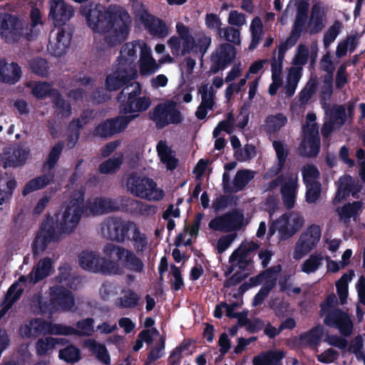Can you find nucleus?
Returning <instances> with one entry per match:
<instances>
[{"label":"nucleus","instance_id":"obj_50","mask_svg":"<svg viewBox=\"0 0 365 365\" xmlns=\"http://www.w3.org/2000/svg\"><path fill=\"white\" fill-rule=\"evenodd\" d=\"M287 123V118L283 113L270 115L264 121V128L268 133L279 131Z\"/></svg>","mask_w":365,"mask_h":365},{"label":"nucleus","instance_id":"obj_52","mask_svg":"<svg viewBox=\"0 0 365 365\" xmlns=\"http://www.w3.org/2000/svg\"><path fill=\"white\" fill-rule=\"evenodd\" d=\"M123 161V155L118 153L112 158L103 162L99 167V170L103 174H110L116 172L122 165Z\"/></svg>","mask_w":365,"mask_h":365},{"label":"nucleus","instance_id":"obj_10","mask_svg":"<svg viewBox=\"0 0 365 365\" xmlns=\"http://www.w3.org/2000/svg\"><path fill=\"white\" fill-rule=\"evenodd\" d=\"M31 93L38 99H43L46 96L53 98L55 105V111L62 117L71 114V106L61 97L58 91L52 88V86L44 81L34 82L29 84Z\"/></svg>","mask_w":365,"mask_h":365},{"label":"nucleus","instance_id":"obj_26","mask_svg":"<svg viewBox=\"0 0 365 365\" xmlns=\"http://www.w3.org/2000/svg\"><path fill=\"white\" fill-rule=\"evenodd\" d=\"M292 4L296 9V15L292 30L302 34L307 21L309 4L308 0L291 1L286 9L287 13L292 9Z\"/></svg>","mask_w":365,"mask_h":365},{"label":"nucleus","instance_id":"obj_47","mask_svg":"<svg viewBox=\"0 0 365 365\" xmlns=\"http://www.w3.org/2000/svg\"><path fill=\"white\" fill-rule=\"evenodd\" d=\"M255 175V172L253 170L247 169L238 170L234 178L232 192L242 190L254 178Z\"/></svg>","mask_w":365,"mask_h":365},{"label":"nucleus","instance_id":"obj_13","mask_svg":"<svg viewBox=\"0 0 365 365\" xmlns=\"http://www.w3.org/2000/svg\"><path fill=\"white\" fill-rule=\"evenodd\" d=\"M150 115L158 128L180 123L183 119L181 112L177 108V103L174 101H167L158 105Z\"/></svg>","mask_w":365,"mask_h":365},{"label":"nucleus","instance_id":"obj_54","mask_svg":"<svg viewBox=\"0 0 365 365\" xmlns=\"http://www.w3.org/2000/svg\"><path fill=\"white\" fill-rule=\"evenodd\" d=\"M271 66L272 83L268 88V93L270 96H274L278 89L282 86V70L283 67Z\"/></svg>","mask_w":365,"mask_h":365},{"label":"nucleus","instance_id":"obj_57","mask_svg":"<svg viewBox=\"0 0 365 365\" xmlns=\"http://www.w3.org/2000/svg\"><path fill=\"white\" fill-rule=\"evenodd\" d=\"M219 34L228 42L237 46L241 44L240 31L233 26H227L219 29Z\"/></svg>","mask_w":365,"mask_h":365},{"label":"nucleus","instance_id":"obj_36","mask_svg":"<svg viewBox=\"0 0 365 365\" xmlns=\"http://www.w3.org/2000/svg\"><path fill=\"white\" fill-rule=\"evenodd\" d=\"M69 44V36L63 29H58L56 38L50 41L48 49L53 55L61 56L66 53Z\"/></svg>","mask_w":365,"mask_h":365},{"label":"nucleus","instance_id":"obj_31","mask_svg":"<svg viewBox=\"0 0 365 365\" xmlns=\"http://www.w3.org/2000/svg\"><path fill=\"white\" fill-rule=\"evenodd\" d=\"M118 207L116 202L110 198L94 197L88 201L86 210L92 215H101L117 210Z\"/></svg>","mask_w":365,"mask_h":365},{"label":"nucleus","instance_id":"obj_63","mask_svg":"<svg viewBox=\"0 0 365 365\" xmlns=\"http://www.w3.org/2000/svg\"><path fill=\"white\" fill-rule=\"evenodd\" d=\"M30 68L36 75L44 77L48 75L49 67L45 59L36 58L31 61Z\"/></svg>","mask_w":365,"mask_h":365},{"label":"nucleus","instance_id":"obj_20","mask_svg":"<svg viewBox=\"0 0 365 365\" xmlns=\"http://www.w3.org/2000/svg\"><path fill=\"white\" fill-rule=\"evenodd\" d=\"M324 323L327 326L337 328L345 336L351 335L353 331V323L349 316L339 309L329 312L324 319Z\"/></svg>","mask_w":365,"mask_h":365},{"label":"nucleus","instance_id":"obj_53","mask_svg":"<svg viewBox=\"0 0 365 365\" xmlns=\"http://www.w3.org/2000/svg\"><path fill=\"white\" fill-rule=\"evenodd\" d=\"M51 175H43L31 180L25 185L22 194L26 195L31 192L42 189L51 182Z\"/></svg>","mask_w":365,"mask_h":365},{"label":"nucleus","instance_id":"obj_28","mask_svg":"<svg viewBox=\"0 0 365 365\" xmlns=\"http://www.w3.org/2000/svg\"><path fill=\"white\" fill-rule=\"evenodd\" d=\"M247 123V118L242 115H239L235 118L232 113H229L226 118L220 121L213 130V137L219 136L221 131H225L228 134L234 132L235 128L243 129Z\"/></svg>","mask_w":365,"mask_h":365},{"label":"nucleus","instance_id":"obj_29","mask_svg":"<svg viewBox=\"0 0 365 365\" xmlns=\"http://www.w3.org/2000/svg\"><path fill=\"white\" fill-rule=\"evenodd\" d=\"M337 192L333 200L334 204L339 203L344 200L349 192L352 193L354 196L356 193L360 191L361 186L359 182L354 184V182L351 176L344 175L341 177L336 182Z\"/></svg>","mask_w":365,"mask_h":365},{"label":"nucleus","instance_id":"obj_35","mask_svg":"<svg viewBox=\"0 0 365 365\" xmlns=\"http://www.w3.org/2000/svg\"><path fill=\"white\" fill-rule=\"evenodd\" d=\"M21 76V69L16 63H8L4 60L0 61V78L7 83H15Z\"/></svg>","mask_w":365,"mask_h":365},{"label":"nucleus","instance_id":"obj_1","mask_svg":"<svg viewBox=\"0 0 365 365\" xmlns=\"http://www.w3.org/2000/svg\"><path fill=\"white\" fill-rule=\"evenodd\" d=\"M81 13L88 26L94 33L103 35L109 46L120 44L129 34L132 19L120 6L113 4L103 10L101 6L90 4L82 6Z\"/></svg>","mask_w":365,"mask_h":365},{"label":"nucleus","instance_id":"obj_8","mask_svg":"<svg viewBox=\"0 0 365 365\" xmlns=\"http://www.w3.org/2000/svg\"><path fill=\"white\" fill-rule=\"evenodd\" d=\"M126 187L131 194L142 199L158 201L164 197L163 190L153 180L135 174L128 178Z\"/></svg>","mask_w":365,"mask_h":365},{"label":"nucleus","instance_id":"obj_45","mask_svg":"<svg viewBox=\"0 0 365 365\" xmlns=\"http://www.w3.org/2000/svg\"><path fill=\"white\" fill-rule=\"evenodd\" d=\"M282 351H269L254 358V365H282L281 360L284 357Z\"/></svg>","mask_w":365,"mask_h":365},{"label":"nucleus","instance_id":"obj_64","mask_svg":"<svg viewBox=\"0 0 365 365\" xmlns=\"http://www.w3.org/2000/svg\"><path fill=\"white\" fill-rule=\"evenodd\" d=\"M227 23L233 27L240 28L247 25V16L237 10H232L228 14Z\"/></svg>","mask_w":365,"mask_h":365},{"label":"nucleus","instance_id":"obj_61","mask_svg":"<svg viewBox=\"0 0 365 365\" xmlns=\"http://www.w3.org/2000/svg\"><path fill=\"white\" fill-rule=\"evenodd\" d=\"M130 241L133 242V248L137 253L143 252L147 249L148 244L147 237L140 228Z\"/></svg>","mask_w":365,"mask_h":365},{"label":"nucleus","instance_id":"obj_59","mask_svg":"<svg viewBox=\"0 0 365 365\" xmlns=\"http://www.w3.org/2000/svg\"><path fill=\"white\" fill-rule=\"evenodd\" d=\"M256 148L253 145L246 144L235 151L234 155L236 160L240 162L249 161L256 156Z\"/></svg>","mask_w":365,"mask_h":365},{"label":"nucleus","instance_id":"obj_56","mask_svg":"<svg viewBox=\"0 0 365 365\" xmlns=\"http://www.w3.org/2000/svg\"><path fill=\"white\" fill-rule=\"evenodd\" d=\"M273 147L277 154L278 163L277 167L272 172H273V174L277 175L282 170L288 153L285 144L281 141H274Z\"/></svg>","mask_w":365,"mask_h":365},{"label":"nucleus","instance_id":"obj_16","mask_svg":"<svg viewBox=\"0 0 365 365\" xmlns=\"http://www.w3.org/2000/svg\"><path fill=\"white\" fill-rule=\"evenodd\" d=\"M244 220L242 213L228 212L211 220L208 224L210 230L221 232H231L240 229Z\"/></svg>","mask_w":365,"mask_h":365},{"label":"nucleus","instance_id":"obj_48","mask_svg":"<svg viewBox=\"0 0 365 365\" xmlns=\"http://www.w3.org/2000/svg\"><path fill=\"white\" fill-rule=\"evenodd\" d=\"M354 277V272L350 270L348 273L344 274L336 282V292L339 295L340 303H346L348 297V284Z\"/></svg>","mask_w":365,"mask_h":365},{"label":"nucleus","instance_id":"obj_19","mask_svg":"<svg viewBox=\"0 0 365 365\" xmlns=\"http://www.w3.org/2000/svg\"><path fill=\"white\" fill-rule=\"evenodd\" d=\"M235 55L236 51L233 46L227 43L220 44L211 56L212 65L210 67V71L216 73L222 70L235 58Z\"/></svg>","mask_w":365,"mask_h":365},{"label":"nucleus","instance_id":"obj_11","mask_svg":"<svg viewBox=\"0 0 365 365\" xmlns=\"http://www.w3.org/2000/svg\"><path fill=\"white\" fill-rule=\"evenodd\" d=\"M176 33L178 36H173L168 40V45L175 56H185L194 52L195 39L190 29L182 22L176 24Z\"/></svg>","mask_w":365,"mask_h":365},{"label":"nucleus","instance_id":"obj_34","mask_svg":"<svg viewBox=\"0 0 365 365\" xmlns=\"http://www.w3.org/2000/svg\"><path fill=\"white\" fill-rule=\"evenodd\" d=\"M325 14L319 3H315L311 11L307 29L309 34H317L324 27Z\"/></svg>","mask_w":365,"mask_h":365},{"label":"nucleus","instance_id":"obj_41","mask_svg":"<svg viewBox=\"0 0 365 365\" xmlns=\"http://www.w3.org/2000/svg\"><path fill=\"white\" fill-rule=\"evenodd\" d=\"M363 206V202L361 201L348 203L339 207L336 210L340 221L346 224L350 221L351 217L356 218L359 215Z\"/></svg>","mask_w":365,"mask_h":365},{"label":"nucleus","instance_id":"obj_46","mask_svg":"<svg viewBox=\"0 0 365 365\" xmlns=\"http://www.w3.org/2000/svg\"><path fill=\"white\" fill-rule=\"evenodd\" d=\"M250 31L251 33V42L249 46V50L255 49L262 40L263 34V25L262 20L259 17H255L250 26Z\"/></svg>","mask_w":365,"mask_h":365},{"label":"nucleus","instance_id":"obj_6","mask_svg":"<svg viewBox=\"0 0 365 365\" xmlns=\"http://www.w3.org/2000/svg\"><path fill=\"white\" fill-rule=\"evenodd\" d=\"M34 31L29 24L15 16L0 14V36L6 43H13L22 39H30Z\"/></svg>","mask_w":365,"mask_h":365},{"label":"nucleus","instance_id":"obj_37","mask_svg":"<svg viewBox=\"0 0 365 365\" xmlns=\"http://www.w3.org/2000/svg\"><path fill=\"white\" fill-rule=\"evenodd\" d=\"M157 152L160 162L168 170H174L178 164L175 153L165 141L160 140L157 145Z\"/></svg>","mask_w":365,"mask_h":365},{"label":"nucleus","instance_id":"obj_27","mask_svg":"<svg viewBox=\"0 0 365 365\" xmlns=\"http://www.w3.org/2000/svg\"><path fill=\"white\" fill-rule=\"evenodd\" d=\"M140 44L143 47L138 61L139 72L143 76H150L160 68V65L153 57L150 47L145 43Z\"/></svg>","mask_w":365,"mask_h":365},{"label":"nucleus","instance_id":"obj_39","mask_svg":"<svg viewBox=\"0 0 365 365\" xmlns=\"http://www.w3.org/2000/svg\"><path fill=\"white\" fill-rule=\"evenodd\" d=\"M27 155V152L21 148H10L4 155V167H17L22 165L25 162Z\"/></svg>","mask_w":365,"mask_h":365},{"label":"nucleus","instance_id":"obj_43","mask_svg":"<svg viewBox=\"0 0 365 365\" xmlns=\"http://www.w3.org/2000/svg\"><path fill=\"white\" fill-rule=\"evenodd\" d=\"M244 247H239L229 258V262L233 269H245L252 262L251 257L244 251Z\"/></svg>","mask_w":365,"mask_h":365},{"label":"nucleus","instance_id":"obj_33","mask_svg":"<svg viewBox=\"0 0 365 365\" xmlns=\"http://www.w3.org/2000/svg\"><path fill=\"white\" fill-rule=\"evenodd\" d=\"M300 36V34H297V32L292 30L289 36L286 41H282L278 46L277 56H276L275 51L273 53L270 65H277V66L283 67V61L286 51L296 44Z\"/></svg>","mask_w":365,"mask_h":365},{"label":"nucleus","instance_id":"obj_23","mask_svg":"<svg viewBox=\"0 0 365 365\" xmlns=\"http://www.w3.org/2000/svg\"><path fill=\"white\" fill-rule=\"evenodd\" d=\"M138 75L137 70L120 68L116 66L115 70L106 79V87L108 91H116L123 85L134 79Z\"/></svg>","mask_w":365,"mask_h":365},{"label":"nucleus","instance_id":"obj_3","mask_svg":"<svg viewBox=\"0 0 365 365\" xmlns=\"http://www.w3.org/2000/svg\"><path fill=\"white\" fill-rule=\"evenodd\" d=\"M83 193L76 192L57 217L58 232H56L51 220H46L42 225L35 242L34 252L40 253L46 250L48 243L57 240L60 233L69 234L77 227L83 211Z\"/></svg>","mask_w":365,"mask_h":365},{"label":"nucleus","instance_id":"obj_44","mask_svg":"<svg viewBox=\"0 0 365 365\" xmlns=\"http://www.w3.org/2000/svg\"><path fill=\"white\" fill-rule=\"evenodd\" d=\"M323 332V327L317 326L302 334L299 338L300 342L305 346L317 347L320 342Z\"/></svg>","mask_w":365,"mask_h":365},{"label":"nucleus","instance_id":"obj_30","mask_svg":"<svg viewBox=\"0 0 365 365\" xmlns=\"http://www.w3.org/2000/svg\"><path fill=\"white\" fill-rule=\"evenodd\" d=\"M94 320L87 318L77 322L76 328L59 324V335L91 336L94 331Z\"/></svg>","mask_w":365,"mask_h":365},{"label":"nucleus","instance_id":"obj_62","mask_svg":"<svg viewBox=\"0 0 365 365\" xmlns=\"http://www.w3.org/2000/svg\"><path fill=\"white\" fill-rule=\"evenodd\" d=\"M304 182L306 185L319 183L317 180L319 173L317 168L313 165H305L302 170Z\"/></svg>","mask_w":365,"mask_h":365},{"label":"nucleus","instance_id":"obj_14","mask_svg":"<svg viewBox=\"0 0 365 365\" xmlns=\"http://www.w3.org/2000/svg\"><path fill=\"white\" fill-rule=\"evenodd\" d=\"M23 337H37L41 334L59 335V324H53L41 319H34L20 327Z\"/></svg>","mask_w":365,"mask_h":365},{"label":"nucleus","instance_id":"obj_2","mask_svg":"<svg viewBox=\"0 0 365 365\" xmlns=\"http://www.w3.org/2000/svg\"><path fill=\"white\" fill-rule=\"evenodd\" d=\"M104 258L94 252H83L79 256L80 266L93 272L107 274H122L123 267L131 271L141 272L143 263L130 250L108 243L103 248Z\"/></svg>","mask_w":365,"mask_h":365},{"label":"nucleus","instance_id":"obj_17","mask_svg":"<svg viewBox=\"0 0 365 365\" xmlns=\"http://www.w3.org/2000/svg\"><path fill=\"white\" fill-rule=\"evenodd\" d=\"M299 187L297 173L287 174V179L280 187V193L283 205L287 210L295 206Z\"/></svg>","mask_w":365,"mask_h":365},{"label":"nucleus","instance_id":"obj_60","mask_svg":"<svg viewBox=\"0 0 365 365\" xmlns=\"http://www.w3.org/2000/svg\"><path fill=\"white\" fill-rule=\"evenodd\" d=\"M212 43L210 36L205 33L199 34L195 40V46L194 52L198 51L203 56L207 51Z\"/></svg>","mask_w":365,"mask_h":365},{"label":"nucleus","instance_id":"obj_51","mask_svg":"<svg viewBox=\"0 0 365 365\" xmlns=\"http://www.w3.org/2000/svg\"><path fill=\"white\" fill-rule=\"evenodd\" d=\"M201 96V103L213 109L215 104L216 91L209 83L202 84L197 89Z\"/></svg>","mask_w":365,"mask_h":365},{"label":"nucleus","instance_id":"obj_4","mask_svg":"<svg viewBox=\"0 0 365 365\" xmlns=\"http://www.w3.org/2000/svg\"><path fill=\"white\" fill-rule=\"evenodd\" d=\"M52 261L46 257L38 261L28 276H21L9 289L3 308L0 311V319L4 316L13 304L19 299L28 283L35 284L48 277L52 272Z\"/></svg>","mask_w":365,"mask_h":365},{"label":"nucleus","instance_id":"obj_12","mask_svg":"<svg viewBox=\"0 0 365 365\" xmlns=\"http://www.w3.org/2000/svg\"><path fill=\"white\" fill-rule=\"evenodd\" d=\"M322 237V228L319 225L311 224L301 233L293 252V258L301 259L317 247Z\"/></svg>","mask_w":365,"mask_h":365},{"label":"nucleus","instance_id":"obj_38","mask_svg":"<svg viewBox=\"0 0 365 365\" xmlns=\"http://www.w3.org/2000/svg\"><path fill=\"white\" fill-rule=\"evenodd\" d=\"M140 297L130 289H123L115 302V305L120 309H133L136 307Z\"/></svg>","mask_w":365,"mask_h":365},{"label":"nucleus","instance_id":"obj_25","mask_svg":"<svg viewBox=\"0 0 365 365\" xmlns=\"http://www.w3.org/2000/svg\"><path fill=\"white\" fill-rule=\"evenodd\" d=\"M51 303L54 309L70 310L74 306L71 293L61 286L51 288Z\"/></svg>","mask_w":365,"mask_h":365},{"label":"nucleus","instance_id":"obj_22","mask_svg":"<svg viewBox=\"0 0 365 365\" xmlns=\"http://www.w3.org/2000/svg\"><path fill=\"white\" fill-rule=\"evenodd\" d=\"M279 269L277 270L269 269L259 274L255 278V284L264 282V285L260 289L259 292L255 297L253 301L254 306L260 304L267 297L271 289H272V288L275 286L277 282V272H279Z\"/></svg>","mask_w":365,"mask_h":365},{"label":"nucleus","instance_id":"obj_18","mask_svg":"<svg viewBox=\"0 0 365 365\" xmlns=\"http://www.w3.org/2000/svg\"><path fill=\"white\" fill-rule=\"evenodd\" d=\"M140 43H145L143 41H134L125 43L120 50V56L117 59V66L126 70H136L135 62L137 59L138 49L140 53L142 51Z\"/></svg>","mask_w":365,"mask_h":365},{"label":"nucleus","instance_id":"obj_32","mask_svg":"<svg viewBox=\"0 0 365 365\" xmlns=\"http://www.w3.org/2000/svg\"><path fill=\"white\" fill-rule=\"evenodd\" d=\"M125 220L110 219L102 227L103 235L110 240L123 242V231Z\"/></svg>","mask_w":365,"mask_h":365},{"label":"nucleus","instance_id":"obj_9","mask_svg":"<svg viewBox=\"0 0 365 365\" xmlns=\"http://www.w3.org/2000/svg\"><path fill=\"white\" fill-rule=\"evenodd\" d=\"M315 120V114L307 115L306 125L303 126L302 140L298 149L301 155L314 157L319 151V130Z\"/></svg>","mask_w":365,"mask_h":365},{"label":"nucleus","instance_id":"obj_21","mask_svg":"<svg viewBox=\"0 0 365 365\" xmlns=\"http://www.w3.org/2000/svg\"><path fill=\"white\" fill-rule=\"evenodd\" d=\"M49 17L56 26L66 24L73 15V9L63 0H49Z\"/></svg>","mask_w":365,"mask_h":365},{"label":"nucleus","instance_id":"obj_42","mask_svg":"<svg viewBox=\"0 0 365 365\" xmlns=\"http://www.w3.org/2000/svg\"><path fill=\"white\" fill-rule=\"evenodd\" d=\"M324 262V257L322 254L314 253L304 261L300 269L301 271L307 274H314L322 267Z\"/></svg>","mask_w":365,"mask_h":365},{"label":"nucleus","instance_id":"obj_5","mask_svg":"<svg viewBox=\"0 0 365 365\" xmlns=\"http://www.w3.org/2000/svg\"><path fill=\"white\" fill-rule=\"evenodd\" d=\"M317 56V47H313L310 51L309 47L304 43L297 46L292 59V66L288 69L284 88V93L287 97H291L294 94L302 75L303 66L307 63L309 58L312 62H314Z\"/></svg>","mask_w":365,"mask_h":365},{"label":"nucleus","instance_id":"obj_7","mask_svg":"<svg viewBox=\"0 0 365 365\" xmlns=\"http://www.w3.org/2000/svg\"><path fill=\"white\" fill-rule=\"evenodd\" d=\"M140 93L141 86L139 83H133L123 88L118 96L120 110L123 113H138L146 110L150 107L151 101L148 96H140Z\"/></svg>","mask_w":365,"mask_h":365},{"label":"nucleus","instance_id":"obj_55","mask_svg":"<svg viewBox=\"0 0 365 365\" xmlns=\"http://www.w3.org/2000/svg\"><path fill=\"white\" fill-rule=\"evenodd\" d=\"M59 339L53 337H45L39 339L36 344V354L39 356L46 355L49 351L53 350Z\"/></svg>","mask_w":365,"mask_h":365},{"label":"nucleus","instance_id":"obj_40","mask_svg":"<svg viewBox=\"0 0 365 365\" xmlns=\"http://www.w3.org/2000/svg\"><path fill=\"white\" fill-rule=\"evenodd\" d=\"M87 348L101 363L108 365L110 363V355L105 345L97 342L94 339H87L84 342Z\"/></svg>","mask_w":365,"mask_h":365},{"label":"nucleus","instance_id":"obj_58","mask_svg":"<svg viewBox=\"0 0 365 365\" xmlns=\"http://www.w3.org/2000/svg\"><path fill=\"white\" fill-rule=\"evenodd\" d=\"M58 356L61 359L68 362L75 363L80 360L81 352L75 346L70 345L59 351Z\"/></svg>","mask_w":365,"mask_h":365},{"label":"nucleus","instance_id":"obj_15","mask_svg":"<svg viewBox=\"0 0 365 365\" xmlns=\"http://www.w3.org/2000/svg\"><path fill=\"white\" fill-rule=\"evenodd\" d=\"M305 220L297 212H290L282 215L275 222V225L282 237L289 238L298 232L304 226Z\"/></svg>","mask_w":365,"mask_h":365},{"label":"nucleus","instance_id":"obj_49","mask_svg":"<svg viewBox=\"0 0 365 365\" xmlns=\"http://www.w3.org/2000/svg\"><path fill=\"white\" fill-rule=\"evenodd\" d=\"M182 202V199H178L175 205L171 204L163 212L162 217L167 221V228L169 231L173 230L175 227L174 219L179 218L180 216V210L178 207L179 205Z\"/></svg>","mask_w":365,"mask_h":365},{"label":"nucleus","instance_id":"obj_24","mask_svg":"<svg viewBox=\"0 0 365 365\" xmlns=\"http://www.w3.org/2000/svg\"><path fill=\"white\" fill-rule=\"evenodd\" d=\"M135 117H137V115L120 116L115 119L108 120L96 128V134L106 137L121 132L127 127L129 122Z\"/></svg>","mask_w":365,"mask_h":365}]
</instances>
